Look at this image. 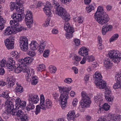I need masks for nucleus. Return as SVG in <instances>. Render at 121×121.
<instances>
[{
  "instance_id": "11",
  "label": "nucleus",
  "mask_w": 121,
  "mask_h": 121,
  "mask_svg": "<svg viewBox=\"0 0 121 121\" xmlns=\"http://www.w3.org/2000/svg\"><path fill=\"white\" fill-rule=\"evenodd\" d=\"M105 99L110 104H112L113 102L114 97L111 95L110 87H107L105 89Z\"/></svg>"
},
{
  "instance_id": "50",
  "label": "nucleus",
  "mask_w": 121,
  "mask_h": 121,
  "mask_svg": "<svg viewBox=\"0 0 121 121\" xmlns=\"http://www.w3.org/2000/svg\"><path fill=\"white\" fill-rule=\"evenodd\" d=\"M27 54L29 56L32 57H34L36 55L35 53L34 52L32 51H28Z\"/></svg>"
},
{
  "instance_id": "40",
  "label": "nucleus",
  "mask_w": 121,
  "mask_h": 121,
  "mask_svg": "<svg viewBox=\"0 0 121 121\" xmlns=\"http://www.w3.org/2000/svg\"><path fill=\"white\" fill-rule=\"evenodd\" d=\"M17 84V83L16 84L17 85V86L15 89L16 91L19 93H21L23 91V87L20 85H18Z\"/></svg>"
},
{
  "instance_id": "60",
  "label": "nucleus",
  "mask_w": 121,
  "mask_h": 121,
  "mask_svg": "<svg viewBox=\"0 0 121 121\" xmlns=\"http://www.w3.org/2000/svg\"><path fill=\"white\" fill-rule=\"evenodd\" d=\"M5 73L4 70L3 68H0V75H3Z\"/></svg>"
},
{
  "instance_id": "57",
  "label": "nucleus",
  "mask_w": 121,
  "mask_h": 121,
  "mask_svg": "<svg viewBox=\"0 0 121 121\" xmlns=\"http://www.w3.org/2000/svg\"><path fill=\"white\" fill-rule=\"evenodd\" d=\"M78 103V101L77 99H74L72 102V104L74 106H76L77 105Z\"/></svg>"
},
{
  "instance_id": "32",
  "label": "nucleus",
  "mask_w": 121,
  "mask_h": 121,
  "mask_svg": "<svg viewBox=\"0 0 121 121\" xmlns=\"http://www.w3.org/2000/svg\"><path fill=\"white\" fill-rule=\"evenodd\" d=\"M11 4L10 5V10L12 11L15 8H17L19 6V5L20 4L19 2H17L15 4L13 2L11 3Z\"/></svg>"
},
{
  "instance_id": "5",
  "label": "nucleus",
  "mask_w": 121,
  "mask_h": 121,
  "mask_svg": "<svg viewBox=\"0 0 121 121\" xmlns=\"http://www.w3.org/2000/svg\"><path fill=\"white\" fill-rule=\"evenodd\" d=\"M29 96L28 100L29 104L27 108V110L28 111L34 109L35 106L33 104L37 103L39 100V98L37 95L30 94Z\"/></svg>"
},
{
  "instance_id": "30",
  "label": "nucleus",
  "mask_w": 121,
  "mask_h": 121,
  "mask_svg": "<svg viewBox=\"0 0 121 121\" xmlns=\"http://www.w3.org/2000/svg\"><path fill=\"white\" fill-rule=\"evenodd\" d=\"M30 48L32 50L34 51L38 47V44L36 41H34L33 42H31L30 44Z\"/></svg>"
},
{
  "instance_id": "56",
  "label": "nucleus",
  "mask_w": 121,
  "mask_h": 121,
  "mask_svg": "<svg viewBox=\"0 0 121 121\" xmlns=\"http://www.w3.org/2000/svg\"><path fill=\"white\" fill-rule=\"evenodd\" d=\"M72 70L73 71L74 73L76 74H77L78 73V69L76 67L73 66L72 68Z\"/></svg>"
},
{
  "instance_id": "44",
  "label": "nucleus",
  "mask_w": 121,
  "mask_h": 121,
  "mask_svg": "<svg viewBox=\"0 0 121 121\" xmlns=\"http://www.w3.org/2000/svg\"><path fill=\"white\" fill-rule=\"evenodd\" d=\"M115 78L117 81L121 82V74L118 73L116 74L115 75Z\"/></svg>"
},
{
  "instance_id": "39",
  "label": "nucleus",
  "mask_w": 121,
  "mask_h": 121,
  "mask_svg": "<svg viewBox=\"0 0 121 121\" xmlns=\"http://www.w3.org/2000/svg\"><path fill=\"white\" fill-rule=\"evenodd\" d=\"M113 88L115 89L121 88V82L117 81V82L115 83L113 86Z\"/></svg>"
},
{
  "instance_id": "55",
  "label": "nucleus",
  "mask_w": 121,
  "mask_h": 121,
  "mask_svg": "<svg viewBox=\"0 0 121 121\" xmlns=\"http://www.w3.org/2000/svg\"><path fill=\"white\" fill-rule=\"evenodd\" d=\"M121 117L120 115L114 117L113 118V120L115 121H119L120 120Z\"/></svg>"
},
{
  "instance_id": "54",
  "label": "nucleus",
  "mask_w": 121,
  "mask_h": 121,
  "mask_svg": "<svg viewBox=\"0 0 121 121\" xmlns=\"http://www.w3.org/2000/svg\"><path fill=\"white\" fill-rule=\"evenodd\" d=\"M72 82V80L71 78H66L64 80V82L66 83H70Z\"/></svg>"
},
{
  "instance_id": "18",
  "label": "nucleus",
  "mask_w": 121,
  "mask_h": 121,
  "mask_svg": "<svg viewBox=\"0 0 121 121\" xmlns=\"http://www.w3.org/2000/svg\"><path fill=\"white\" fill-rule=\"evenodd\" d=\"M112 25L106 24L103 26L102 28V32L103 35H105L108 31H111L112 29Z\"/></svg>"
},
{
  "instance_id": "46",
  "label": "nucleus",
  "mask_w": 121,
  "mask_h": 121,
  "mask_svg": "<svg viewBox=\"0 0 121 121\" xmlns=\"http://www.w3.org/2000/svg\"><path fill=\"white\" fill-rule=\"evenodd\" d=\"M49 69L51 73H55L57 70V68L55 66L49 67Z\"/></svg>"
},
{
  "instance_id": "47",
  "label": "nucleus",
  "mask_w": 121,
  "mask_h": 121,
  "mask_svg": "<svg viewBox=\"0 0 121 121\" xmlns=\"http://www.w3.org/2000/svg\"><path fill=\"white\" fill-rule=\"evenodd\" d=\"M73 41L75 45L78 46L80 44V40L79 39L75 38L74 39Z\"/></svg>"
},
{
  "instance_id": "19",
  "label": "nucleus",
  "mask_w": 121,
  "mask_h": 121,
  "mask_svg": "<svg viewBox=\"0 0 121 121\" xmlns=\"http://www.w3.org/2000/svg\"><path fill=\"white\" fill-rule=\"evenodd\" d=\"M4 43L8 49H12L14 48V42L12 40L11 38L10 39H6V40L4 41Z\"/></svg>"
},
{
  "instance_id": "29",
  "label": "nucleus",
  "mask_w": 121,
  "mask_h": 121,
  "mask_svg": "<svg viewBox=\"0 0 121 121\" xmlns=\"http://www.w3.org/2000/svg\"><path fill=\"white\" fill-rule=\"evenodd\" d=\"M13 20H11L10 21V24L11 26H12V28L13 29L16 28V27L18 26L19 25L18 21H16L15 19H13Z\"/></svg>"
},
{
  "instance_id": "20",
  "label": "nucleus",
  "mask_w": 121,
  "mask_h": 121,
  "mask_svg": "<svg viewBox=\"0 0 121 121\" xmlns=\"http://www.w3.org/2000/svg\"><path fill=\"white\" fill-rule=\"evenodd\" d=\"M12 27V26L8 27L4 31V35H9L11 34H14L15 30Z\"/></svg>"
},
{
  "instance_id": "33",
  "label": "nucleus",
  "mask_w": 121,
  "mask_h": 121,
  "mask_svg": "<svg viewBox=\"0 0 121 121\" xmlns=\"http://www.w3.org/2000/svg\"><path fill=\"white\" fill-rule=\"evenodd\" d=\"M46 108H50L52 107V104L51 101L49 99H47L45 102Z\"/></svg>"
},
{
  "instance_id": "14",
  "label": "nucleus",
  "mask_w": 121,
  "mask_h": 121,
  "mask_svg": "<svg viewBox=\"0 0 121 121\" xmlns=\"http://www.w3.org/2000/svg\"><path fill=\"white\" fill-rule=\"evenodd\" d=\"M68 95L61 94L59 99V101L61 103V106L62 109H64L67 103V100L68 99Z\"/></svg>"
},
{
  "instance_id": "35",
  "label": "nucleus",
  "mask_w": 121,
  "mask_h": 121,
  "mask_svg": "<svg viewBox=\"0 0 121 121\" xmlns=\"http://www.w3.org/2000/svg\"><path fill=\"white\" fill-rule=\"evenodd\" d=\"M26 103L25 101H21L19 104L16 106L15 109H16V110L19 109V107L23 109L26 106Z\"/></svg>"
},
{
  "instance_id": "38",
  "label": "nucleus",
  "mask_w": 121,
  "mask_h": 121,
  "mask_svg": "<svg viewBox=\"0 0 121 121\" xmlns=\"http://www.w3.org/2000/svg\"><path fill=\"white\" fill-rule=\"evenodd\" d=\"M85 59L88 62H92L95 60V58L92 56H84Z\"/></svg>"
},
{
  "instance_id": "27",
  "label": "nucleus",
  "mask_w": 121,
  "mask_h": 121,
  "mask_svg": "<svg viewBox=\"0 0 121 121\" xmlns=\"http://www.w3.org/2000/svg\"><path fill=\"white\" fill-rule=\"evenodd\" d=\"M41 44L39 46V49L38 51L40 53H42L44 50L45 47V44L46 43V41H44L43 40H42L41 42L40 41Z\"/></svg>"
},
{
  "instance_id": "12",
  "label": "nucleus",
  "mask_w": 121,
  "mask_h": 121,
  "mask_svg": "<svg viewBox=\"0 0 121 121\" xmlns=\"http://www.w3.org/2000/svg\"><path fill=\"white\" fill-rule=\"evenodd\" d=\"M5 104L7 105L6 106V113L8 114L12 113L13 111L15 110L13 103L11 101H7L6 102Z\"/></svg>"
},
{
  "instance_id": "17",
  "label": "nucleus",
  "mask_w": 121,
  "mask_h": 121,
  "mask_svg": "<svg viewBox=\"0 0 121 121\" xmlns=\"http://www.w3.org/2000/svg\"><path fill=\"white\" fill-rule=\"evenodd\" d=\"M52 6H51V3L49 2H46V5L44 6L43 10L46 15H50L51 14V11Z\"/></svg>"
},
{
  "instance_id": "62",
  "label": "nucleus",
  "mask_w": 121,
  "mask_h": 121,
  "mask_svg": "<svg viewBox=\"0 0 121 121\" xmlns=\"http://www.w3.org/2000/svg\"><path fill=\"white\" fill-rule=\"evenodd\" d=\"M77 21L79 23H82L83 21V19L81 17H79L78 18Z\"/></svg>"
},
{
  "instance_id": "63",
  "label": "nucleus",
  "mask_w": 121,
  "mask_h": 121,
  "mask_svg": "<svg viewBox=\"0 0 121 121\" xmlns=\"http://www.w3.org/2000/svg\"><path fill=\"white\" fill-rule=\"evenodd\" d=\"M52 32L53 34H56L58 33V30L55 29H53L52 31Z\"/></svg>"
},
{
  "instance_id": "48",
  "label": "nucleus",
  "mask_w": 121,
  "mask_h": 121,
  "mask_svg": "<svg viewBox=\"0 0 121 121\" xmlns=\"http://www.w3.org/2000/svg\"><path fill=\"white\" fill-rule=\"evenodd\" d=\"M6 61L4 59L0 61V66L1 67H4L5 65L7 66Z\"/></svg>"
},
{
  "instance_id": "61",
  "label": "nucleus",
  "mask_w": 121,
  "mask_h": 121,
  "mask_svg": "<svg viewBox=\"0 0 121 121\" xmlns=\"http://www.w3.org/2000/svg\"><path fill=\"white\" fill-rule=\"evenodd\" d=\"M6 84V82L3 81H0V86H3Z\"/></svg>"
},
{
  "instance_id": "43",
  "label": "nucleus",
  "mask_w": 121,
  "mask_h": 121,
  "mask_svg": "<svg viewBox=\"0 0 121 121\" xmlns=\"http://www.w3.org/2000/svg\"><path fill=\"white\" fill-rule=\"evenodd\" d=\"M103 106V108L105 111H108L109 110L110 106L107 103H105Z\"/></svg>"
},
{
  "instance_id": "24",
  "label": "nucleus",
  "mask_w": 121,
  "mask_h": 121,
  "mask_svg": "<svg viewBox=\"0 0 121 121\" xmlns=\"http://www.w3.org/2000/svg\"><path fill=\"white\" fill-rule=\"evenodd\" d=\"M94 77L95 78V82L102 81V77L101 73L99 72H96L95 73V74L94 75Z\"/></svg>"
},
{
  "instance_id": "4",
  "label": "nucleus",
  "mask_w": 121,
  "mask_h": 121,
  "mask_svg": "<svg viewBox=\"0 0 121 121\" xmlns=\"http://www.w3.org/2000/svg\"><path fill=\"white\" fill-rule=\"evenodd\" d=\"M81 94L82 97V99L79 108L81 111L83 112L84 111V108L89 107L91 101L90 98L85 92L82 91Z\"/></svg>"
},
{
  "instance_id": "7",
  "label": "nucleus",
  "mask_w": 121,
  "mask_h": 121,
  "mask_svg": "<svg viewBox=\"0 0 121 121\" xmlns=\"http://www.w3.org/2000/svg\"><path fill=\"white\" fill-rule=\"evenodd\" d=\"M15 108L14 111H13L12 113L11 114L13 115H16L17 117H19L21 121H27L28 117L27 114H24L22 110H17Z\"/></svg>"
},
{
  "instance_id": "25",
  "label": "nucleus",
  "mask_w": 121,
  "mask_h": 121,
  "mask_svg": "<svg viewBox=\"0 0 121 121\" xmlns=\"http://www.w3.org/2000/svg\"><path fill=\"white\" fill-rule=\"evenodd\" d=\"M75 113L74 111L69 112L68 114L67 119L68 120H73L76 117H78V115L77 116L76 115H75Z\"/></svg>"
},
{
  "instance_id": "13",
  "label": "nucleus",
  "mask_w": 121,
  "mask_h": 121,
  "mask_svg": "<svg viewBox=\"0 0 121 121\" xmlns=\"http://www.w3.org/2000/svg\"><path fill=\"white\" fill-rule=\"evenodd\" d=\"M7 66L8 70L9 71H12L16 67L17 64L15 63V61L13 58L9 59L7 62Z\"/></svg>"
},
{
  "instance_id": "37",
  "label": "nucleus",
  "mask_w": 121,
  "mask_h": 121,
  "mask_svg": "<svg viewBox=\"0 0 121 121\" xmlns=\"http://www.w3.org/2000/svg\"><path fill=\"white\" fill-rule=\"evenodd\" d=\"M95 5L94 3L91 4L88 7H86V10L88 13L90 12L92 10L95 8Z\"/></svg>"
},
{
  "instance_id": "2",
  "label": "nucleus",
  "mask_w": 121,
  "mask_h": 121,
  "mask_svg": "<svg viewBox=\"0 0 121 121\" xmlns=\"http://www.w3.org/2000/svg\"><path fill=\"white\" fill-rule=\"evenodd\" d=\"M94 18L99 23L102 25L107 23L110 20L108 15L104 12L102 7L100 6L98 7Z\"/></svg>"
},
{
  "instance_id": "41",
  "label": "nucleus",
  "mask_w": 121,
  "mask_h": 121,
  "mask_svg": "<svg viewBox=\"0 0 121 121\" xmlns=\"http://www.w3.org/2000/svg\"><path fill=\"white\" fill-rule=\"evenodd\" d=\"M119 36L118 35L116 34L114 35L110 39L109 42H111L117 40Z\"/></svg>"
},
{
  "instance_id": "36",
  "label": "nucleus",
  "mask_w": 121,
  "mask_h": 121,
  "mask_svg": "<svg viewBox=\"0 0 121 121\" xmlns=\"http://www.w3.org/2000/svg\"><path fill=\"white\" fill-rule=\"evenodd\" d=\"M81 59V58L79 56H75L73 58V60H75L73 63V64L76 65H78V62L80 61Z\"/></svg>"
},
{
  "instance_id": "22",
  "label": "nucleus",
  "mask_w": 121,
  "mask_h": 121,
  "mask_svg": "<svg viewBox=\"0 0 121 121\" xmlns=\"http://www.w3.org/2000/svg\"><path fill=\"white\" fill-rule=\"evenodd\" d=\"M89 49L85 47H82L80 48L78 51L79 54L84 57L88 55V52Z\"/></svg>"
},
{
  "instance_id": "10",
  "label": "nucleus",
  "mask_w": 121,
  "mask_h": 121,
  "mask_svg": "<svg viewBox=\"0 0 121 121\" xmlns=\"http://www.w3.org/2000/svg\"><path fill=\"white\" fill-rule=\"evenodd\" d=\"M25 21L28 27L30 28L32 26L33 19L32 13L30 11H27L25 16Z\"/></svg>"
},
{
  "instance_id": "45",
  "label": "nucleus",
  "mask_w": 121,
  "mask_h": 121,
  "mask_svg": "<svg viewBox=\"0 0 121 121\" xmlns=\"http://www.w3.org/2000/svg\"><path fill=\"white\" fill-rule=\"evenodd\" d=\"M49 50L48 49L46 50L44 52L43 55L45 57H47L49 56Z\"/></svg>"
},
{
  "instance_id": "52",
  "label": "nucleus",
  "mask_w": 121,
  "mask_h": 121,
  "mask_svg": "<svg viewBox=\"0 0 121 121\" xmlns=\"http://www.w3.org/2000/svg\"><path fill=\"white\" fill-rule=\"evenodd\" d=\"M52 95L54 99L56 100H57L59 96V94L56 92H54L52 94Z\"/></svg>"
},
{
  "instance_id": "51",
  "label": "nucleus",
  "mask_w": 121,
  "mask_h": 121,
  "mask_svg": "<svg viewBox=\"0 0 121 121\" xmlns=\"http://www.w3.org/2000/svg\"><path fill=\"white\" fill-rule=\"evenodd\" d=\"M15 9H16L17 11L19 13H24V9H21L18 8V7L15 8Z\"/></svg>"
},
{
  "instance_id": "58",
  "label": "nucleus",
  "mask_w": 121,
  "mask_h": 121,
  "mask_svg": "<svg viewBox=\"0 0 121 121\" xmlns=\"http://www.w3.org/2000/svg\"><path fill=\"white\" fill-rule=\"evenodd\" d=\"M9 96L8 94L7 93L4 92L2 93V95H1V96L3 97L4 98H8Z\"/></svg>"
},
{
  "instance_id": "64",
  "label": "nucleus",
  "mask_w": 121,
  "mask_h": 121,
  "mask_svg": "<svg viewBox=\"0 0 121 121\" xmlns=\"http://www.w3.org/2000/svg\"><path fill=\"white\" fill-rule=\"evenodd\" d=\"M4 25L3 23L0 22V30H1L4 28Z\"/></svg>"
},
{
  "instance_id": "16",
  "label": "nucleus",
  "mask_w": 121,
  "mask_h": 121,
  "mask_svg": "<svg viewBox=\"0 0 121 121\" xmlns=\"http://www.w3.org/2000/svg\"><path fill=\"white\" fill-rule=\"evenodd\" d=\"M25 14L23 13H19L17 14V15L16 13H14L12 14L11 17L13 19H15L16 21L21 22L24 19V17Z\"/></svg>"
},
{
  "instance_id": "23",
  "label": "nucleus",
  "mask_w": 121,
  "mask_h": 121,
  "mask_svg": "<svg viewBox=\"0 0 121 121\" xmlns=\"http://www.w3.org/2000/svg\"><path fill=\"white\" fill-rule=\"evenodd\" d=\"M15 79L13 77L8 78L6 82L7 87L12 86L15 83Z\"/></svg>"
},
{
  "instance_id": "8",
  "label": "nucleus",
  "mask_w": 121,
  "mask_h": 121,
  "mask_svg": "<svg viewBox=\"0 0 121 121\" xmlns=\"http://www.w3.org/2000/svg\"><path fill=\"white\" fill-rule=\"evenodd\" d=\"M64 29L67 32L65 35L68 39L71 38L73 37V33L74 31V28L70 25L67 22L64 24Z\"/></svg>"
},
{
  "instance_id": "3",
  "label": "nucleus",
  "mask_w": 121,
  "mask_h": 121,
  "mask_svg": "<svg viewBox=\"0 0 121 121\" xmlns=\"http://www.w3.org/2000/svg\"><path fill=\"white\" fill-rule=\"evenodd\" d=\"M53 4L56 9V14L61 17L65 21H68L70 19V15L64 8L62 7L57 2L53 0Z\"/></svg>"
},
{
  "instance_id": "26",
  "label": "nucleus",
  "mask_w": 121,
  "mask_h": 121,
  "mask_svg": "<svg viewBox=\"0 0 121 121\" xmlns=\"http://www.w3.org/2000/svg\"><path fill=\"white\" fill-rule=\"evenodd\" d=\"M40 105L41 109L43 110H46V107L45 105L44 99L43 95H41L40 96Z\"/></svg>"
},
{
  "instance_id": "42",
  "label": "nucleus",
  "mask_w": 121,
  "mask_h": 121,
  "mask_svg": "<svg viewBox=\"0 0 121 121\" xmlns=\"http://www.w3.org/2000/svg\"><path fill=\"white\" fill-rule=\"evenodd\" d=\"M45 65L43 64H41L39 65L38 67L37 71H41L44 70L45 69Z\"/></svg>"
},
{
  "instance_id": "9",
  "label": "nucleus",
  "mask_w": 121,
  "mask_h": 121,
  "mask_svg": "<svg viewBox=\"0 0 121 121\" xmlns=\"http://www.w3.org/2000/svg\"><path fill=\"white\" fill-rule=\"evenodd\" d=\"M19 42L20 44L21 48L23 51H26L28 49V39L26 37H21L19 39Z\"/></svg>"
},
{
  "instance_id": "59",
  "label": "nucleus",
  "mask_w": 121,
  "mask_h": 121,
  "mask_svg": "<svg viewBox=\"0 0 121 121\" xmlns=\"http://www.w3.org/2000/svg\"><path fill=\"white\" fill-rule=\"evenodd\" d=\"M21 100L20 99L18 98H17L15 102L16 103V105H15V106L17 105H18L19 104L20 102L21 101Z\"/></svg>"
},
{
  "instance_id": "34",
  "label": "nucleus",
  "mask_w": 121,
  "mask_h": 121,
  "mask_svg": "<svg viewBox=\"0 0 121 121\" xmlns=\"http://www.w3.org/2000/svg\"><path fill=\"white\" fill-rule=\"evenodd\" d=\"M94 99L95 102L99 103V104H101L103 101V99L99 95L95 97Z\"/></svg>"
},
{
  "instance_id": "6",
  "label": "nucleus",
  "mask_w": 121,
  "mask_h": 121,
  "mask_svg": "<svg viewBox=\"0 0 121 121\" xmlns=\"http://www.w3.org/2000/svg\"><path fill=\"white\" fill-rule=\"evenodd\" d=\"M108 54L109 57L114 63H117L120 62L121 59V53L117 51H111Z\"/></svg>"
},
{
  "instance_id": "28",
  "label": "nucleus",
  "mask_w": 121,
  "mask_h": 121,
  "mask_svg": "<svg viewBox=\"0 0 121 121\" xmlns=\"http://www.w3.org/2000/svg\"><path fill=\"white\" fill-rule=\"evenodd\" d=\"M104 63L105 66L107 68H109L112 65V63L108 58H106L104 61Z\"/></svg>"
},
{
  "instance_id": "31",
  "label": "nucleus",
  "mask_w": 121,
  "mask_h": 121,
  "mask_svg": "<svg viewBox=\"0 0 121 121\" xmlns=\"http://www.w3.org/2000/svg\"><path fill=\"white\" fill-rule=\"evenodd\" d=\"M32 78V80L31 81V84L33 85H36L38 82V78L36 76H30V78H28L29 79H31L30 78Z\"/></svg>"
},
{
  "instance_id": "1",
  "label": "nucleus",
  "mask_w": 121,
  "mask_h": 121,
  "mask_svg": "<svg viewBox=\"0 0 121 121\" xmlns=\"http://www.w3.org/2000/svg\"><path fill=\"white\" fill-rule=\"evenodd\" d=\"M33 60L31 58L29 57H26L24 59H22L19 64L21 67L20 66L17 67V65L16 68L14 69H15L14 71L15 73H18L22 71L23 72L26 73V76L27 78H30L32 73L31 70H30V69L27 67H24L27 66V64L30 63Z\"/></svg>"
},
{
  "instance_id": "15",
  "label": "nucleus",
  "mask_w": 121,
  "mask_h": 121,
  "mask_svg": "<svg viewBox=\"0 0 121 121\" xmlns=\"http://www.w3.org/2000/svg\"><path fill=\"white\" fill-rule=\"evenodd\" d=\"M59 91L61 94L63 95H69V92L72 89L71 86L67 87L65 86H58Z\"/></svg>"
},
{
  "instance_id": "49",
  "label": "nucleus",
  "mask_w": 121,
  "mask_h": 121,
  "mask_svg": "<svg viewBox=\"0 0 121 121\" xmlns=\"http://www.w3.org/2000/svg\"><path fill=\"white\" fill-rule=\"evenodd\" d=\"M41 106H40L39 105H37L36 106V110L35 111V114L36 115H37L38 113H39L40 112Z\"/></svg>"
},
{
  "instance_id": "21",
  "label": "nucleus",
  "mask_w": 121,
  "mask_h": 121,
  "mask_svg": "<svg viewBox=\"0 0 121 121\" xmlns=\"http://www.w3.org/2000/svg\"><path fill=\"white\" fill-rule=\"evenodd\" d=\"M95 83L97 87L100 89H103L104 88L105 89L106 87H109L106 86V82L103 80L98 82H95Z\"/></svg>"
},
{
  "instance_id": "53",
  "label": "nucleus",
  "mask_w": 121,
  "mask_h": 121,
  "mask_svg": "<svg viewBox=\"0 0 121 121\" xmlns=\"http://www.w3.org/2000/svg\"><path fill=\"white\" fill-rule=\"evenodd\" d=\"M14 29V30H15V34L16 33L20 32L22 30V29H24V28L23 27H21L20 28H15L14 29Z\"/></svg>"
}]
</instances>
